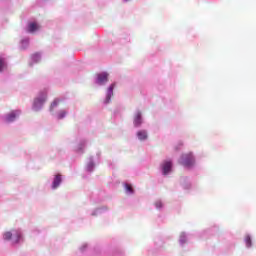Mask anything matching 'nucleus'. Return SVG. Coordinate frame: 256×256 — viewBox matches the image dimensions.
Listing matches in <instances>:
<instances>
[{
	"label": "nucleus",
	"mask_w": 256,
	"mask_h": 256,
	"mask_svg": "<svg viewBox=\"0 0 256 256\" xmlns=\"http://www.w3.org/2000/svg\"><path fill=\"white\" fill-rule=\"evenodd\" d=\"M195 163V158H193L192 153L183 154L181 157V165L184 167H191Z\"/></svg>",
	"instance_id": "1"
},
{
	"label": "nucleus",
	"mask_w": 256,
	"mask_h": 256,
	"mask_svg": "<svg viewBox=\"0 0 256 256\" xmlns=\"http://www.w3.org/2000/svg\"><path fill=\"white\" fill-rule=\"evenodd\" d=\"M14 236V237H13ZM13 237L14 243H19V239H21V233L14 231L12 232H6L4 233V239L5 241H10V239Z\"/></svg>",
	"instance_id": "2"
},
{
	"label": "nucleus",
	"mask_w": 256,
	"mask_h": 256,
	"mask_svg": "<svg viewBox=\"0 0 256 256\" xmlns=\"http://www.w3.org/2000/svg\"><path fill=\"white\" fill-rule=\"evenodd\" d=\"M109 81V74L106 72L97 74V84L98 85H105Z\"/></svg>",
	"instance_id": "3"
},
{
	"label": "nucleus",
	"mask_w": 256,
	"mask_h": 256,
	"mask_svg": "<svg viewBox=\"0 0 256 256\" xmlns=\"http://www.w3.org/2000/svg\"><path fill=\"white\" fill-rule=\"evenodd\" d=\"M114 89H115V83L111 84L109 86V88L107 89L105 103H110L111 102V97H113V90Z\"/></svg>",
	"instance_id": "4"
},
{
	"label": "nucleus",
	"mask_w": 256,
	"mask_h": 256,
	"mask_svg": "<svg viewBox=\"0 0 256 256\" xmlns=\"http://www.w3.org/2000/svg\"><path fill=\"white\" fill-rule=\"evenodd\" d=\"M19 115H21L20 111H12L10 114H8L6 116V121L8 123H12V121H14L15 119H17V117H19Z\"/></svg>",
	"instance_id": "5"
},
{
	"label": "nucleus",
	"mask_w": 256,
	"mask_h": 256,
	"mask_svg": "<svg viewBox=\"0 0 256 256\" xmlns=\"http://www.w3.org/2000/svg\"><path fill=\"white\" fill-rule=\"evenodd\" d=\"M171 167H172L171 161L164 162V164L162 166L164 175L169 174V172L171 171Z\"/></svg>",
	"instance_id": "6"
},
{
	"label": "nucleus",
	"mask_w": 256,
	"mask_h": 256,
	"mask_svg": "<svg viewBox=\"0 0 256 256\" xmlns=\"http://www.w3.org/2000/svg\"><path fill=\"white\" fill-rule=\"evenodd\" d=\"M43 103H45V98H37L34 101V110L35 111H39V108L41 107V105H43Z\"/></svg>",
	"instance_id": "7"
},
{
	"label": "nucleus",
	"mask_w": 256,
	"mask_h": 256,
	"mask_svg": "<svg viewBox=\"0 0 256 256\" xmlns=\"http://www.w3.org/2000/svg\"><path fill=\"white\" fill-rule=\"evenodd\" d=\"M61 181H62L61 174H57L52 183V188L57 189V187H59V185H61Z\"/></svg>",
	"instance_id": "8"
},
{
	"label": "nucleus",
	"mask_w": 256,
	"mask_h": 256,
	"mask_svg": "<svg viewBox=\"0 0 256 256\" xmlns=\"http://www.w3.org/2000/svg\"><path fill=\"white\" fill-rule=\"evenodd\" d=\"M39 29V25H37V23L35 22H31L29 25H28V31L29 33H35V31H37Z\"/></svg>",
	"instance_id": "9"
},
{
	"label": "nucleus",
	"mask_w": 256,
	"mask_h": 256,
	"mask_svg": "<svg viewBox=\"0 0 256 256\" xmlns=\"http://www.w3.org/2000/svg\"><path fill=\"white\" fill-rule=\"evenodd\" d=\"M137 137L140 141H145V139H147V131L145 130L138 131Z\"/></svg>",
	"instance_id": "10"
},
{
	"label": "nucleus",
	"mask_w": 256,
	"mask_h": 256,
	"mask_svg": "<svg viewBox=\"0 0 256 256\" xmlns=\"http://www.w3.org/2000/svg\"><path fill=\"white\" fill-rule=\"evenodd\" d=\"M142 120H141V112H138L136 116L134 117V125L135 127H139L141 125Z\"/></svg>",
	"instance_id": "11"
},
{
	"label": "nucleus",
	"mask_w": 256,
	"mask_h": 256,
	"mask_svg": "<svg viewBox=\"0 0 256 256\" xmlns=\"http://www.w3.org/2000/svg\"><path fill=\"white\" fill-rule=\"evenodd\" d=\"M59 103H60L59 99H55L50 106V111H53V109H55V107H57Z\"/></svg>",
	"instance_id": "12"
},
{
	"label": "nucleus",
	"mask_w": 256,
	"mask_h": 256,
	"mask_svg": "<svg viewBox=\"0 0 256 256\" xmlns=\"http://www.w3.org/2000/svg\"><path fill=\"white\" fill-rule=\"evenodd\" d=\"M5 68V60L3 58H0V73Z\"/></svg>",
	"instance_id": "13"
},
{
	"label": "nucleus",
	"mask_w": 256,
	"mask_h": 256,
	"mask_svg": "<svg viewBox=\"0 0 256 256\" xmlns=\"http://www.w3.org/2000/svg\"><path fill=\"white\" fill-rule=\"evenodd\" d=\"M245 243L247 247H251V236H246Z\"/></svg>",
	"instance_id": "14"
},
{
	"label": "nucleus",
	"mask_w": 256,
	"mask_h": 256,
	"mask_svg": "<svg viewBox=\"0 0 256 256\" xmlns=\"http://www.w3.org/2000/svg\"><path fill=\"white\" fill-rule=\"evenodd\" d=\"M126 191H128V193H133V187L130 184H126Z\"/></svg>",
	"instance_id": "15"
},
{
	"label": "nucleus",
	"mask_w": 256,
	"mask_h": 256,
	"mask_svg": "<svg viewBox=\"0 0 256 256\" xmlns=\"http://www.w3.org/2000/svg\"><path fill=\"white\" fill-rule=\"evenodd\" d=\"M65 115H67V112L61 111V112L58 114V119H63V118H65Z\"/></svg>",
	"instance_id": "16"
},
{
	"label": "nucleus",
	"mask_w": 256,
	"mask_h": 256,
	"mask_svg": "<svg viewBox=\"0 0 256 256\" xmlns=\"http://www.w3.org/2000/svg\"><path fill=\"white\" fill-rule=\"evenodd\" d=\"M156 207H161V202L156 203Z\"/></svg>",
	"instance_id": "17"
},
{
	"label": "nucleus",
	"mask_w": 256,
	"mask_h": 256,
	"mask_svg": "<svg viewBox=\"0 0 256 256\" xmlns=\"http://www.w3.org/2000/svg\"><path fill=\"white\" fill-rule=\"evenodd\" d=\"M125 1H129V0H125Z\"/></svg>",
	"instance_id": "18"
}]
</instances>
